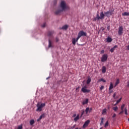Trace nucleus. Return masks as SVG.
I'll return each instance as SVG.
<instances>
[{
    "instance_id": "nucleus-46",
    "label": "nucleus",
    "mask_w": 129,
    "mask_h": 129,
    "mask_svg": "<svg viewBox=\"0 0 129 129\" xmlns=\"http://www.w3.org/2000/svg\"><path fill=\"white\" fill-rule=\"evenodd\" d=\"M62 29H63V30H64V29H65V26H63Z\"/></svg>"
},
{
    "instance_id": "nucleus-30",
    "label": "nucleus",
    "mask_w": 129,
    "mask_h": 129,
    "mask_svg": "<svg viewBox=\"0 0 129 129\" xmlns=\"http://www.w3.org/2000/svg\"><path fill=\"white\" fill-rule=\"evenodd\" d=\"M18 129H23V125H20L18 126Z\"/></svg>"
},
{
    "instance_id": "nucleus-51",
    "label": "nucleus",
    "mask_w": 129,
    "mask_h": 129,
    "mask_svg": "<svg viewBox=\"0 0 129 129\" xmlns=\"http://www.w3.org/2000/svg\"><path fill=\"white\" fill-rule=\"evenodd\" d=\"M90 129H93V128H91Z\"/></svg>"
},
{
    "instance_id": "nucleus-32",
    "label": "nucleus",
    "mask_w": 129,
    "mask_h": 129,
    "mask_svg": "<svg viewBox=\"0 0 129 129\" xmlns=\"http://www.w3.org/2000/svg\"><path fill=\"white\" fill-rule=\"evenodd\" d=\"M68 9H69V7L67 6V5H65V10L66 11V10H68Z\"/></svg>"
},
{
    "instance_id": "nucleus-48",
    "label": "nucleus",
    "mask_w": 129,
    "mask_h": 129,
    "mask_svg": "<svg viewBox=\"0 0 129 129\" xmlns=\"http://www.w3.org/2000/svg\"><path fill=\"white\" fill-rule=\"evenodd\" d=\"M91 110H92V108H90V112L91 111Z\"/></svg>"
},
{
    "instance_id": "nucleus-47",
    "label": "nucleus",
    "mask_w": 129,
    "mask_h": 129,
    "mask_svg": "<svg viewBox=\"0 0 129 129\" xmlns=\"http://www.w3.org/2000/svg\"><path fill=\"white\" fill-rule=\"evenodd\" d=\"M76 116V114H74V117H75Z\"/></svg>"
},
{
    "instance_id": "nucleus-49",
    "label": "nucleus",
    "mask_w": 129,
    "mask_h": 129,
    "mask_svg": "<svg viewBox=\"0 0 129 129\" xmlns=\"http://www.w3.org/2000/svg\"><path fill=\"white\" fill-rule=\"evenodd\" d=\"M56 42H58V39L56 38Z\"/></svg>"
},
{
    "instance_id": "nucleus-38",
    "label": "nucleus",
    "mask_w": 129,
    "mask_h": 129,
    "mask_svg": "<svg viewBox=\"0 0 129 129\" xmlns=\"http://www.w3.org/2000/svg\"><path fill=\"white\" fill-rule=\"evenodd\" d=\"M103 119H104L103 118H102L101 123H103Z\"/></svg>"
},
{
    "instance_id": "nucleus-3",
    "label": "nucleus",
    "mask_w": 129,
    "mask_h": 129,
    "mask_svg": "<svg viewBox=\"0 0 129 129\" xmlns=\"http://www.w3.org/2000/svg\"><path fill=\"white\" fill-rule=\"evenodd\" d=\"M105 17V15L103 14V12H102L100 14V16L98 14H97L96 19L98 20H104V17Z\"/></svg>"
},
{
    "instance_id": "nucleus-8",
    "label": "nucleus",
    "mask_w": 129,
    "mask_h": 129,
    "mask_svg": "<svg viewBox=\"0 0 129 129\" xmlns=\"http://www.w3.org/2000/svg\"><path fill=\"white\" fill-rule=\"evenodd\" d=\"M90 122V120H89L86 121L83 126V128H85L86 127H87V126H88V124H89Z\"/></svg>"
},
{
    "instance_id": "nucleus-13",
    "label": "nucleus",
    "mask_w": 129,
    "mask_h": 129,
    "mask_svg": "<svg viewBox=\"0 0 129 129\" xmlns=\"http://www.w3.org/2000/svg\"><path fill=\"white\" fill-rule=\"evenodd\" d=\"M88 99H85L82 102L83 105H85V104H87V103H88Z\"/></svg>"
},
{
    "instance_id": "nucleus-41",
    "label": "nucleus",
    "mask_w": 129,
    "mask_h": 129,
    "mask_svg": "<svg viewBox=\"0 0 129 129\" xmlns=\"http://www.w3.org/2000/svg\"><path fill=\"white\" fill-rule=\"evenodd\" d=\"M78 89H79V87L76 88V91H78Z\"/></svg>"
},
{
    "instance_id": "nucleus-29",
    "label": "nucleus",
    "mask_w": 129,
    "mask_h": 129,
    "mask_svg": "<svg viewBox=\"0 0 129 129\" xmlns=\"http://www.w3.org/2000/svg\"><path fill=\"white\" fill-rule=\"evenodd\" d=\"M85 111H86V114H87V113H88L89 111V107L87 108L85 110Z\"/></svg>"
},
{
    "instance_id": "nucleus-6",
    "label": "nucleus",
    "mask_w": 129,
    "mask_h": 129,
    "mask_svg": "<svg viewBox=\"0 0 129 129\" xmlns=\"http://www.w3.org/2000/svg\"><path fill=\"white\" fill-rule=\"evenodd\" d=\"M123 33V27L122 26H120L118 28V34L119 36H122Z\"/></svg>"
},
{
    "instance_id": "nucleus-50",
    "label": "nucleus",
    "mask_w": 129,
    "mask_h": 129,
    "mask_svg": "<svg viewBox=\"0 0 129 129\" xmlns=\"http://www.w3.org/2000/svg\"><path fill=\"white\" fill-rule=\"evenodd\" d=\"M100 129H102V127H101Z\"/></svg>"
},
{
    "instance_id": "nucleus-39",
    "label": "nucleus",
    "mask_w": 129,
    "mask_h": 129,
    "mask_svg": "<svg viewBox=\"0 0 129 129\" xmlns=\"http://www.w3.org/2000/svg\"><path fill=\"white\" fill-rule=\"evenodd\" d=\"M53 33L52 32H49L48 34V36H51V34H52Z\"/></svg>"
},
{
    "instance_id": "nucleus-43",
    "label": "nucleus",
    "mask_w": 129,
    "mask_h": 129,
    "mask_svg": "<svg viewBox=\"0 0 129 129\" xmlns=\"http://www.w3.org/2000/svg\"><path fill=\"white\" fill-rule=\"evenodd\" d=\"M127 87H129V82H127Z\"/></svg>"
},
{
    "instance_id": "nucleus-35",
    "label": "nucleus",
    "mask_w": 129,
    "mask_h": 129,
    "mask_svg": "<svg viewBox=\"0 0 129 129\" xmlns=\"http://www.w3.org/2000/svg\"><path fill=\"white\" fill-rule=\"evenodd\" d=\"M104 53V50H102L101 51L100 54H103Z\"/></svg>"
},
{
    "instance_id": "nucleus-34",
    "label": "nucleus",
    "mask_w": 129,
    "mask_h": 129,
    "mask_svg": "<svg viewBox=\"0 0 129 129\" xmlns=\"http://www.w3.org/2000/svg\"><path fill=\"white\" fill-rule=\"evenodd\" d=\"M116 95V94H115V93H114L113 95V98L115 99V96Z\"/></svg>"
},
{
    "instance_id": "nucleus-45",
    "label": "nucleus",
    "mask_w": 129,
    "mask_h": 129,
    "mask_svg": "<svg viewBox=\"0 0 129 129\" xmlns=\"http://www.w3.org/2000/svg\"><path fill=\"white\" fill-rule=\"evenodd\" d=\"M59 12H56L55 13V14H56V15H58V14H59Z\"/></svg>"
},
{
    "instance_id": "nucleus-19",
    "label": "nucleus",
    "mask_w": 129,
    "mask_h": 129,
    "mask_svg": "<svg viewBox=\"0 0 129 129\" xmlns=\"http://www.w3.org/2000/svg\"><path fill=\"white\" fill-rule=\"evenodd\" d=\"M113 88V84L111 82L109 88V90H111Z\"/></svg>"
},
{
    "instance_id": "nucleus-28",
    "label": "nucleus",
    "mask_w": 129,
    "mask_h": 129,
    "mask_svg": "<svg viewBox=\"0 0 129 129\" xmlns=\"http://www.w3.org/2000/svg\"><path fill=\"white\" fill-rule=\"evenodd\" d=\"M108 120H107L106 123H105V125H104V127L106 128L107 126H108Z\"/></svg>"
},
{
    "instance_id": "nucleus-16",
    "label": "nucleus",
    "mask_w": 129,
    "mask_h": 129,
    "mask_svg": "<svg viewBox=\"0 0 129 129\" xmlns=\"http://www.w3.org/2000/svg\"><path fill=\"white\" fill-rule=\"evenodd\" d=\"M116 48H117V45H115L113 47L111 48L110 49V52H111V53L113 52Z\"/></svg>"
},
{
    "instance_id": "nucleus-18",
    "label": "nucleus",
    "mask_w": 129,
    "mask_h": 129,
    "mask_svg": "<svg viewBox=\"0 0 129 129\" xmlns=\"http://www.w3.org/2000/svg\"><path fill=\"white\" fill-rule=\"evenodd\" d=\"M118 84H119V79H117L114 87H116Z\"/></svg>"
},
{
    "instance_id": "nucleus-12",
    "label": "nucleus",
    "mask_w": 129,
    "mask_h": 129,
    "mask_svg": "<svg viewBox=\"0 0 129 129\" xmlns=\"http://www.w3.org/2000/svg\"><path fill=\"white\" fill-rule=\"evenodd\" d=\"M102 72L104 74L106 72V67L105 66H103L102 68Z\"/></svg>"
},
{
    "instance_id": "nucleus-40",
    "label": "nucleus",
    "mask_w": 129,
    "mask_h": 129,
    "mask_svg": "<svg viewBox=\"0 0 129 129\" xmlns=\"http://www.w3.org/2000/svg\"><path fill=\"white\" fill-rule=\"evenodd\" d=\"M44 27H46V24L44 23L43 25H42V27L44 28Z\"/></svg>"
},
{
    "instance_id": "nucleus-2",
    "label": "nucleus",
    "mask_w": 129,
    "mask_h": 129,
    "mask_svg": "<svg viewBox=\"0 0 129 129\" xmlns=\"http://www.w3.org/2000/svg\"><path fill=\"white\" fill-rule=\"evenodd\" d=\"M82 36H87V34L86 32H84V31H81L79 32L78 34V37L76 39V41L77 42H78V40H79V39H80V38H81V37H82Z\"/></svg>"
},
{
    "instance_id": "nucleus-1",
    "label": "nucleus",
    "mask_w": 129,
    "mask_h": 129,
    "mask_svg": "<svg viewBox=\"0 0 129 129\" xmlns=\"http://www.w3.org/2000/svg\"><path fill=\"white\" fill-rule=\"evenodd\" d=\"M45 106H46V104L45 103H38L37 104V108L36 109V111H42L43 107H45Z\"/></svg>"
},
{
    "instance_id": "nucleus-27",
    "label": "nucleus",
    "mask_w": 129,
    "mask_h": 129,
    "mask_svg": "<svg viewBox=\"0 0 129 129\" xmlns=\"http://www.w3.org/2000/svg\"><path fill=\"white\" fill-rule=\"evenodd\" d=\"M124 106H125V104H123L121 106V110H123V109L124 108Z\"/></svg>"
},
{
    "instance_id": "nucleus-17",
    "label": "nucleus",
    "mask_w": 129,
    "mask_h": 129,
    "mask_svg": "<svg viewBox=\"0 0 129 129\" xmlns=\"http://www.w3.org/2000/svg\"><path fill=\"white\" fill-rule=\"evenodd\" d=\"M106 40H107V42L108 43H111V42L112 41V39L111 37H107Z\"/></svg>"
},
{
    "instance_id": "nucleus-20",
    "label": "nucleus",
    "mask_w": 129,
    "mask_h": 129,
    "mask_svg": "<svg viewBox=\"0 0 129 129\" xmlns=\"http://www.w3.org/2000/svg\"><path fill=\"white\" fill-rule=\"evenodd\" d=\"M35 123V120L34 119H32L30 121V125H33Z\"/></svg>"
},
{
    "instance_id": "nucleus-15",
    "label": "nucleus",
    "mask_w": 129,
    "mask_h": 129,
    "mask_svg": "<svg viewBox=\"0 0 129 129\" xmlns=\"http://www.w3.org/2000/svg\"><path fill=\"white\" fill-rule=\"evenodd\" d=\"M90 82H91V78H90V77H88L87 80V84H90Z\"/></svg>"
},
{
    "instance_id": "nucleus-10",
    "label": "nucleus",
    "mask_w": 129,
    "mask_h": 129,
    "mask_svg": "<svg viewBox=\"0 0 129 129\" xmlns=\"http://www.w3.org/2000/svg\"><path fill=\"white\" fill-rule=\"evenodd\" d=\"M60 7L62 10H65V2L64 1L61 2L60 3Z\"/></svg>"
},
{
    "instance_id": "nucleus-22",
    "label": "nucleus",
    "mask_w": 129,
    "mask_h": 129,
    "mask_svg": "<svg viewBox=\"0 0 129 129\" xmlns=\"http://www.w3.org/2000/svg\"><path fill=\"white\" fill-rule=\"evenodd\" d=\"M78 119H79V114H78L77 116L76 117H75L74 120L75 121H77Z\"/></svg>"
},
{
    "instance_id": "nucleus-7",
    "label": "nucleus",
    "mask_w": 129,
    "mask_h": 129,
    "mask_svg": "<svg viewBox=\"0 0 129 129\" xmlns=\"http://www.w3.org/2000/svg\"><path fill=\"white\" fill-rule=\"evenodd\" d=\"M121 111L118 113V114H122V113H123V112H124L125 114H126V115H127V109H126V108H125L123 110H121Z\"/></svg>"
},
{
    "instance_id": "nucleus-9",
    "label": "nucleus",
    "mask_w": 129,
    "mask_h": 129,
    "mask_svg": "<svg viewBox=\"0 0 129 129\" xmlns=\"http://www.w3.org/2000/svg\"><path fill=\"white\" fill-rule=\"evenodd\" d=\"M105 15L106 17L109 18L110 16L112 15V12L110 11H107V12L105 13Z\"/></svg>"
},
{
    "instance_id": "nucleus-11",
    "label": "nucleus",
    "mask_w": 129,
    "mask_h": 129,
    "mask_svg": "<svg viewBox=\"0 0 129 129\" xmlns=\"http://www.w3.org/2000/svg\"><path fill=\"white\" fill-rule=\"evenodd\" d=\"M45 118V114L43 113L39 117V118L37 120V121H40V120L42 119V118Z\"/></svg>"
},
{
    "instance_id": "nucleus-23",
    "label": "nucleus",
    "mask_w": 129,
    "mask_h": 129,
    "mask_svg": "<svg viewBox=\"0 0 129 129\" xmlns=\"http://www.w3.org/2000/svg\"><path fill=\"white\" fill-rule=\"evenodd\" d=\"M112 109L113 110H114V111H117V109H118V107H117V106L113 107Z\"/></svg>"
},
{
    "instance_id": "nucleus-36",
    "label": "nucleus",
    "mask_w": 129,
    "mask_h": 129,
    "mask_svg": "<svg viewBox=\"0 0 129 129\" xmlns=\"http://www.w3.org/2000/svg\"><path fill=\"white\" fill-rule=\"evenodd\" d=\"M115 116H116V114L115 113H114L112 117L114 118L115 117Z\"/></svg>"
},
{
    "instance_id": "nucleus-44",
    "label": "nucleus",
    "mask_w": 129,
    "mask_h": 129,
    "mask_svg": "<svg viewBox=\"0 0 129 129\" xmlns=\"http://www.w3.org/2000/svg\"><path fill=\"white\" fill-rule=\"evenodd\" d=\"M84 113V111H83V112L82 113V114H81V116H82V115H83V114Z\"/></svg>"
},
{
    "instance_id": "nucleus-24",
    "label": "nucleus",
    "mask_w": 129,
    "mask_h": 129,
    "mask_svg": "<svg viewBox=\"0 0 129 129\" xmlns=\"http://www.w3.org/2000/svg\"><path fill=\"white\" fill-rule=\"evenodd\" d=\"M122 16H129V12H124L122 14Z\"/></svg>"
},
{
    "instance_id": "nucleus-14",
    "label": "nucleus",
    "mask_w": 129,
    "mask_h": 129,
    "mask_svg": "<svg viewBox=\"0 0 129 129\" xmlns=\"http://www.w3.org/2000/svg\"><path fill=\"white\" fill-rule=\"evenodd\" d=\"M106 113H107V109H106V108L103 109L102 110V114H103V115H105V114H106Z\"/></svg>"
},
{
    "instance_id": "nucleus-4",
    "label": "nucleus",
    "mask_w": 129,
    "mask_h": 129,
    "mask_svg": "<svg viewBox=\"0 0 129 129\" xmlns=\"http://www.w3.org/2000/svg\"><path fill=\"white\" fill-rule=\"evenodd\" d=\"M81 91L83 92V93H89L90 92V90L87 89V85H85L83 86L81 89Z\"/></svg>"
},
{
    "instance_id": "nucleus-33",
    "label": "nucleus",
    "mask_w": 129,
    "mask_h": 129,
    "mask_svg": "<svg viewBox=\"0 0 129 129\" xmlns=\"http://www.w3.org/2000/svg\"><path fill=\"white\" fill-rule=\"evenodd\" d=\"M107 29L108 31H109V30H110V26H107Z\"/></svg>"
},
{
    "instance_id": "nucleus-21",
    "label": "nucleus",
    "mask_w": 129,
    "mask_h": 129,
    "mask_svg": "<svg viewBox=\"0 0 129 129\" xmlns=\"http://www.w3.org/2000/svg\"><path fill=\"white\" fill-rule=\"evenodd\" d=\"M76 42H77L76 41V39L75 38H73V39H72V43L73 44V45H76Z\"/></svg>"
},
{
    "instance_id": "nucleus-5",
    "label": "nucleus",
    "mask_w": 129,
    "mask_h": 129,
    "mask_svg": "<svg viewBox=\"0 0 129 129\" xmlns=\"http://www.w3.org/2000/svg\"><path fill=\"white\" fill-rule=\"evenodd\" d=\"M107 58H108V55H107V54H104L101 58V62H105L107 61Z\"/></svg>"
},
{
    "instance_id": "nucleus-37",
    "label": "nucleus",
    "mask_w": 129,
    "mask_h": 129,
    "mask_svg": "<svg viewBox=\"0 0 129 129\" xmlns=\"http://www.w3.org/2000/svg\"><path fill=\"white\" fill-rule=\"evenodd\" d=\"M68 29V25H65V30H67Z\"/></svg>"
},
{
    "instance_id": "nucleus-42",
    "label": "nucleus",
    "mask_w": 129,
    "mask_h": 129,
    "mask_svg": "<svg viewBox=\"0 0 129 129\" xmlns=\"http://www.w3.org/2000/svg\"><path fill=\"white\" fill-rule=\"evenodd\" d=\"M127 49L129 51V45L127 46Z\"/></svg>"
},
{
    "instance_id": "nucleus-25",
    "label": "nucleus",
    "mask_w": 129,
    "mask_h": 129,
    "mask_svg": "<svg viewBox=\"0 0 129 129\" xmlns=\"http://www.w3.org/2000/svg\"><path fill=\"white\" fill-rule=\"evenodd\" d=\"M101 81L102 82H104V83H105V82H106V81L105 80H104V79H100L99 80V82H101Z\"/></svg>"
},
{
    "instance_id": "nucleus-26",
    "label": "nucleus",
    "mask_w": 129,
    "mask_h": 129,
    "mask_svg": "<svg viewBox=\"0 0 129 129\" xmlns=\"http://www.w3.org/2000/svg\"><path fill=\"white\" fill-rule=\"evenodd\" d=\"M122 98H120L119 100H117L116 103L115 104V105H116V104L119 103L120 101H121Z\"/></svg>"
},
{
    "instance_id": "nucleus-31",
    "label": "nucleus",
    "mask_w": 129,
    "mask_h": 129,
    "mask_svg": "<svg viewBox=\"0 0 129 129\" xmlns=\"http://www.w3.org/2000/svg\"><path fill=\"white\" fill-rule=\"evenodd\" d=\"M102 89H104V86H101L100 90H102Z\"/></svg>"
}]
</instances>
